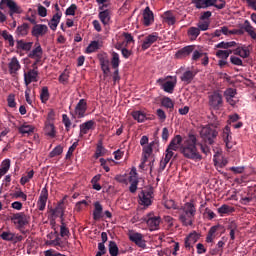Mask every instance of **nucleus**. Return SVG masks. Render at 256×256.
<instances>
[{"mask_svg": "<svg viewBox=\"0 0 256 256\" xmlns=\"http://www.w3.org/2000/svg\"><path fill=\"white\" fill-rule=\"evenodd\" d=\"M231 47H237V42L231 41V42H225L222 41L216 45V49H231Z\"/></svg>", "mask_w": 256, "mask_h": 256, "instance_id": "obj_41", "label": "nucleus"}, {"mask_svg": "<svg viewBox=\"0 0 256 256\" xmlns=\"http://www.w3.org/2000/svg\"><path fill=\"white\" fill-rule=\"evenodd\" d=\"M219 226H212L206 236V243H213V239H215V233H217Z\"/></svg>", "mask_w": 256, "mask_h": 256, "instance_id": "obj_42", "label": "nucleus"}, {"mask_svg": "<svg viewBox=\"0 0 256 256\" xmlns=\"http://www.w3.org/2000/svg\"><path fill=\"white\" fill-rule=\"evenodd\" d=\"M144 221H146L150 231H157V229H159V225H161V216H155V214L149 213L144 218Z\"/></svg>", "mask_w": 256, "mask_h": 256, "instance_id": "obj_7", "label": "nucleus"}, {"mask_svg": "<svg viewBox=\"0 0 256 256\" xmlns=\"http://www.w3.org/2000/svg\"><path fill=\"white\" fill-rule=\"evenodd\" d=\"M159 41V33L153 32L152 34L146 36L142 43V51H147L153 43H157Z\"/></svg>", "mask_w": 256, "mask_h": 256, "instance_id": "obj_11", "label": "nucleus"}, {"mask_svg": "<svg viewBox=\"0 0 256 256\" xmlns=\"http://www.w3.org/2000/svg\"><path fill=\"white\" fill-rule=\"evenodd\" d=\"M222 139L227 149H233V143H231L233 137L231 136V127H229V125L224 127L222 132Z\"/></svg>", "mask_w": 256, "mask_h": 256, "instance_id": "obj_16", "label": "nucleus"}, {"mask_svg": "<svg viewBox=\"0 0 256 256\" xmlns=\"http://www.w3.org/2000/svg\"><path fill=\"white\" fill-rule=\"evenodd\" d=\"M224 95L226 98L229 97H235V95H237V90L234 88H228L225 92Z\"/></svg>", "mask_w": 256, "mask_h": 256, "instance_id": "obj_62", "label": "nucleus"}, {"mask_svg": "<svg viewBox=\"0 0 256 256\" xmlns=\"http://www.w3.org/2000/svg\"><path fill=\"white\" fill-rule=\"evenodd\" d=\"M234 55H239V57H242V59H247V57H249V55H251V52H249V49H247V47H245V46L237 47L234 50Z\"/></svg>", "mask_w": 256, "mask_h": 256, "instance_id": "obj_33", "label": "nucleus"}, {"mask_svg": "<svg viewBox=\"0 0 256 256\" xmlns=\"http://www.w3.org/2000/svg\"><path fill=\"white\" fill-rule=\"evenodd\" d=\"M209 105L213 107V109H219V107L223 105V96L218 92H214L209 96Z\"/></svg>", "mask_w": 256, "mask_h": 256, "instance_id": "obj_12", "label": "nucleus"}, {"mask_svg": "<svg viewBox=\"0 0 256 256\" xmlns=\"http://www.w3.org/2000/svg\"><path fill=\"white\" fill-rule=\"evenodd\" d=\"M7 103L8 107H11L12 109L17 106V102H15V94L8 95Z\"/></svg>", "mask_w": 256, "mask_h": 256, "instance_id": "obj_56", "label": "nucleus"}, {"mask_svg": "<svg viewBox=\"0 0 256 256\" xmlns=\"http://www.w3.org/2000/svg\"><path fill=\"white\" fill-rule=\"evenodd\" d=\"M85 113H87V100L80 99L75 107V115H77L78 119H83Z\"/></svg>", "mask_w": 256, "mask_h": 256, "instance_id": "obj_15", "label": "nucleus"}, {"mask_svg": "<svg viewBox=\"0 0 256 256\" xmlns=\"http://www.w3.org/2000/svg\"><path fill=\"white\" fill-rule=\"evenodd\" d=\"M157 149H159V140L156 139L152 141L149 145L145 146L143 148V152L147 155H151L153 151H157Z\"/></svg>", "mask_w": 256, "mask_h": 256, "instance_id": "obj_29", "label": "nucleus"}, {"mask_svg": "<svg viewBox=\"0 0 256 256\" xmlns=\"http://www.w3.org/2000/svg\"><path fill=\"white\" fill-rule=\"evenodd\" d=\"M180 79L183 83H186V85H189V83H191V81L195 79V73L191 70H187L182 74Z\"/></svg>", "mask_w": 256, "mask_h": 256, "instance_id": "obj_31", "label": "nucleus"}, {"mask_svg": "<svg viewBox=\"0 0 256 256\" xmlns=\"http://www.w3.org/2000/svg\"><path fill=\"white\" fill-rule=\"evenodd\" d=\"M129 182H130V187H129L130 193H137V186L139 185V180L135 176H130Z\"/></svg>", "mask_w": 256, "mask_h": 256, "instance_id": "obj_39", "label": "nucleus"}, {"mask_svg": "<svg viewBox=\"0 0 256 256\" xmlns=\"http://www.w3.org/2000/svg\"><path fill=\"white\" fill-rule=\"evenodd\" d=\"M17 37H26L29 34V24L23 23L22 25L18 26L16 29Z\"/></svg>", "mask_w": 256, "mask_h": 256, "instance_id": "obj_30", "label": "nucleus"}, {"mask_svg": "<svg viewBox=\"0 0 256 256\" xmlns=\"http://www.w3.org/2000/svg\"><path fill=\"white\" fill-rule=\"evenodd\" d=\"M39 71L35 69H30L29 71L24 73V83L26 87H29L31 83H37L39 80Z\"/></svg>", "mask_w": 256, "mask_h": 256, "instance_id": "obj_9", "label": "nucleus"}, {"mask_svg": "<svg viewBox=\"0 0 256 256\" xmlns=\"http://www.w3.org/2000/svg\"><path fill=\"white\" fill-rule=\"evenodd\" d=\"M62 153H63V147L61 145H58L49 153V157L53 159V157H57Z\"/></svg>", "mask_w": 256, "mask_h": 256, "instance_id": "obj_53", "label": "nucleus"}, {"mask_svg": "<svg viewBox=\"0 0 256 256\" xmlns=\"http://www.w3.org/2000/svg\"><path fill=\"white\" fill-rule=\"evenodd\" d=\"M132 117H133V119H135V121H138V123H143L147 119V116L145 115V113H143L141 111L132 112Z\"/></svg>", "mask_w": 256, "mask_h": 256, "instance_id": "obj_40", "label": "nucleus"}, {"mask_svg": "<svg viewBox=\"0 0 256 256\" xmlns=\"http://www.w3.org/2000/svg\"><path fill=\"white\" fill-rule=\"evenodd\" d=\"M167 79H173V76H167L166 78H159L157 80V83L161 86V89L165 91V93L172 94L175 91V87L177 85V78L174 77V80H167Z\"/></svg>", "mask_w": 256, "mask_h": 256, "instance_id": "obj_6", "label": "nucleus"}, {"mask_svg": "<svg viewBox=\"0 0 256 256\" xmlns=\"http://www.w3.org/2000/svg\"><path fill=\"white\" fill-rule=\"evenodd\" d=\"M218 134L219 133L217 130H215V128H213L212 125L204 126L200 131L202 139L205 141V143H208V145H213Z\"/></svg>", "mask_w": 256, "mask_h": 256, "instance_id": "obj_5", "label": "nucleus"}, {"mask_svg": "<svg viewBox=\"0 0 256 256\" xmlns=\"http://www.w3.org/2000/svg\"><path fill=\"white\" fill-rule=\"evenodd\" d=\"M165 19L169 25H175V16L171 12H165Z\"/></svg>", "mask_w": 256, "mask_h": 256, "instance_id": "obj_59", "label": "nucleus"}, {"mask_svg": "<svg viewBox=\"0 0 256 256\" xmlns=\"http://www.w3.org/2000/svg\"><path fill=\"white\" fill-rule=\"evenodd\" d=\"M153 199V192L152 191H147V190H142L139 194V200H140V205H144V207H149L151 205Z\"/></svg>", "mask_w": 256, "mask_h": 256, "instance_id": "obj_14", "label": "nucleus"}, {"mask_svg": "<svg viewBox=\"0 0 256 256\" xmlns=\"http://www.w3.org/2000/svg\"><path fill=\"white\" fill-rule=\"evenodd\" d=\"M105 153H107V149H105V147H103V143H98L97 147H96V152H95V157L96 159H99V157H103L105 155Z\"/></svg>", "mask_w": 256, "mask_h": 256, "instance_id": "obj_48", "label": "nucleus"}, {"mask_svg": "<svg viewBox=\"0 0 256 256\" xmlns=\"http://www.w3.org/2000/svg\"><path fill=\"white\" fill-rule=\"evenodd\" d=\"M3 5H6L10 10H9V15L12 19L14 13H21V8L17 6V3L13 0H1L0 2V9H5Z\"/></svg>", "mask_w": 256, "mask_h": 256, "instance_id": "obj_8", "label": "nucleus"}, {"mask_svg": "<svg viewBox=\"0 0 256 256\" xmlns=\"http://www.w3.org/2000/svg\"><path fill=\"white\" fill-rule=\"evenodd\" d=\"M79 145V142H74L68 149V152L66 153V159H71L73 156L74 151L77 149Z\"/></svg>", "mask_w": 256, "mask_h": 256, "instance_id": "obj_55", "label": "nucleus"}, {"mask_svg": "<svg viewBox=\"0 0 256 256\" xmlns=\"http://www.w3.org/2000/svg\"><path fill=\"white\" fill-rule=\"evenodd\" d=\"M100 67L101 70L103 71L104 75H109L111 68L109 67V59L106 58H100Z\"/></svg>", "mask_w": 256, "mask_h": 256, "instance_id": "obj_36", "label": "nucleus"}, {"mask_svg": "<svg viewBox=\"0 0 256 256\" xmlns=\"http://www.w3.org/2000/svg\"><path fill=\"white\" fill-rule=\"evenodd\" d=\"M196 9H207L215 7L216 9H225L227 2L225 0H191Z\"/></svg>", "mask_w": 256, "mask_h": 256, "instance_id": "obj_4", "label": "nucleus"}, {"mask_svg": "<svg viewBox=\"0 0 256 256\" xmlns=\"http://www.w3.org/2000/svg\"><path fill=\"white\" fill-rule=\"evenodd\" d=\"M242 29H244V31L249 35V37H251V39L256 41V28L251 25V22H249V20L244 21Z\"/></svg>", "mask_w": 256, "mask_h": 256, "instance_id": "obj_21", "label": "nucleus"}, {"mask_svg": "<svg viewBox=\"0 0 256 256\" xmlns=\"http://www.w3.org/2000/svg\"><path fill=\"white\" fill-rule=\"evenodd\" d=\"M0 237L3 241H13L15 238V233L11 231H4L1 233Z\"/></svg>", "mask_w": 256, "mask_h": 256, "instance_id": "obj_50", "label": "nucleus"}, {"mask_svg": "<svg viewBox=\"0 0 256 256\" xmlns=\"http://www.w3.org/2000/svg\"><path fill=\"white\" fill-rule=\"evenodd\" d=\"M97 49H99V42L92 41L86 48V53H95V51H97Z\"/></svg>", "mask_w": 256, "mask_h": 256, "instance_id": "obj_52", "label": "nucleus"}, {"mask_svg": "<svg viewBox=\"0 0 256 256\" xmlns=\"http://www.w3.org/2000/svg\"><path fill=\"white\" fill-rule=\"evenodd\" d=\"M161 104L166 109H169V111H173V109H175V103L169 97L162 98Z\"/></svg>", "mask_w": 256, "mask_h": 256, "instance_id": "obj_38", "label": "nucleus"}, {"mask_svg": "<svg viewBox=\"0 0 256 256\" xmlns=\"http://www.w3.org/2000/svg\"><path fill=\"white\" fill-rule=\"evenodd\" d=\"M33 47V42H25L23 40H17L16 48L22 51H29Z\"/></svg>", "mask_w": 256, "mask_h": 256, "instance_id": "obj_37", "label": "nucleus"}, {"mask_svg": "<svg viewBox=\"0 0 256 256\" xmlns=\"http://www.w3.org/2000/svg\"><path fill=\"white\" fill-rule=\"evenodd\" d=\"M216 57H218V59H229V51H225V50H218L216 52Z\"/></svg>", "mask_w": 256, "mask_h": 256, "instance_id": "obj_58", "label": "nucleus"}, {"mask_svg": "<svg viewBox=\"0 0 256 256\" xmlns=\"http://www.w3.org/2000/svg\"><path fill=\"white\" fill-rule=\"evenodd\" d=\"M33 175H35V171H33V170L29 171L26 176L21 177L20 184L27 185V183H29V181H31V178L33 177Z\"/></svg>", "mask_w": 256, "mask_h": 256, "instance_id": "obj_51", "label": "nucleus"}, {"mask_svg": "<svg viewBox=\"0 0 256 256\" xmlns=\"http://www.w3.org/2000/svg\"><path fill=\"white\" fill-rule=\"evenodd\" d=\"M45 132L48 137H51L52 139L55 138L57 135V131L55 130V125L51 122H48L45 124Z\"/></svg>", "mask_w": 256, "mask_h": 256, "instance_id": "obj_35", "label": "nucleus"}, {"mask_svg": "<svg viewBox=\"0 0 256 256\" xmlns=\"http://www.w3.org/2000/svg\"><path fill=\"white\" fill-rule=\"evenodd\" d=\"M52 215L54 217H60V219H63V216L65 215V209L63 208V201L60 202L55 209H52Z\"/></svg>", "mask_w": 256, "mask_h": 256, "instance_id": "obj_34", "label": "nucleus"}, {"mask_svg": "<svg viewBox=\"0 0 256 256\" xmlns=\"http://www.w3.org/2000/svg\"><path fill=\"white\" fill-rule=\"evenodd\" d=\"M95 127V121L89 120L87 122H84L80 125V134L79 137H83V135H87L90 131V129H93Z\"/></svg>", "mask_w": 256, "mask_h": 256, "instance_id": "obj_22", "label": "nucleus"}, {"mask_svg": "<svg viewBox=\"0 0 256 256\" xmlns=\"http://www.w3.org/2000/svg\"><path fill=\"white\" fill-rule=\"evenodd\" d=\"M120 63H121V60L119 59V53L113 52L112 53V59H111L112 68L113 69H118Z\"/></svg>", "mask_w": 256, "mask_h": 256, "instance_id": "obj_47", "label": "nucleus"}, {"mask_svg": "<svg viewBox=\"0 0 256 256\" xmlns=\"http://www.w3.org/2000/svg\"><path fill=\"white\" fill-rule=\"evenodd\" d=\"M103 217V206L99 202L94 203L93 219L99 221Z\"/></svg>", "mask_w": 256, "mask_h": 256, "instance_id": "obj_27", "label": "nucleus"}, {"mask_svg": "<svg viewBox=\"0 0 256 256\" xmlns=\"http://www.w3.org/2000/svg\"><path fill=\"white\" fill-rule=\"evenodd\" d=\"M62 123L64 124L66 131H71V119H69L67 114L62 115Z\"/></svg>", "mask_w": 256, "mask_h": 256, "instance_id": "obj_54", "label": "nucleus"}, {"mask_svg": "<svg viewBox=\"0 0 256 256\" xmlns=\"http://www.w3.org/2000/svg\"><path fill=\"white\" fill-rule=\"evenodd\" d=\"M194 46H185L184 48L180 49L176 53L177 59H185V57H189V54L194 51Z\"/></svg>", "mask_w": 256, "mask_h": 256, "instance_id": "obj_25", "label": "nucleus"}, {"mask_svg": "<svg viewBox=\"0 0 256 256\" xmlns=\"http://www.w3.org/2000/svg\"><path fill=\"white\" fill-rule=\"evenodd\" d=\"M129 239L130 241H132V243H135V245L141 247V249H145V247H147V244H145V240H143V234L139 232L130 233Z\"/></svg>", "mask_w": 256, "mask_h": 256, "instance_id": "obj_13", "label": "nucleus"}, {"mask_svg": "<svg viewBox=\"0 0 256 256\" xmlns=\"http://www.w3.org/2000/svg\"><path fill=\"white\" fill-rule=\"evenodd\" d=\"M47 31H49V28L45 24H35L32 28V36L33 37H43V35H46Z\"/></svg>", "mask_w": 256, "mask_h": 256, "instance_id": "obj_17", "label": "nucleus"}, {"mask_svg": "<svg viewBox=\"0 0 256 256\" xmlns=\"http://www.w3.org/2000/svg\"><path fill=\"white\" fill-rule=\"evenodd\" d=\"M8 68L11 75H15V73L21 69V64L19 63L17 57H13L11 59L10 63L8 64Z\"/></svg>", "mask_w": 256, "mask_h": 256, "instance_id": "obj_26", "label": "nucleus"}, {"mask_svg": "<svg viewBox=\"0 0 256 256\" xmlns=\"http://www.w3.org/2000/svg\"><path fill=\"white\" fill-rule=\"evenodd\" d=\"M199 241V235L197 232L190 233L184 241L186 249H193V245Z\"/></svg>", "mask_w": 256, "mask_h": 256, "instance_id": "obj_19", "label": "nucleus"}, {"mask_svg": "<svg viewBox=\"0 0 256 256\" xmlns=\"http://www.w3.org/2000/svg\"><path fill=\"white\" fill-rule=\"evenodd\" d=\"M109 253L111 256L119 255V247L117 246V243L115 241L109 242Z\"/></svg>", "mask_w": 256, "mask_h": 256, "instance_id": "obj_46", "label": "nucleus"}, {"mask_svg": "<svg viewBox=\"0 0 256 256\" xmlns=\"http://www.w3.org/2000/svg\"><path fill=\"white\" fill-rule=\"evenodd\" d=\"M227 231H230V239L231 241H235V235L239 233V225L235 221H231L227 225Z\"/></svg>", "mask_w": 256, "mask_h": 256, "instance_id": "obj_24", "label": "nucleus"}, {"mask_svg": "<svg viewBox=\"0 0 256 256\" xmlns=\"http://www.w3.org/2000/svg\"><path fill=\"white\" fill-rule=\"evenodd\" d=\"M98 17L103 25H109V21H111V11L109 9L101 11L99 12Z\"/></svg>", "mask_w": 256, "mask_h": 256, "instance_id": "obj_28", "label": "nucleus"}, {"mask_svg": "<svg viewBox=\"0 0 256 256\" xmlns=\"http://www.w3.org/2000/svg\"><path fill=\"white\" fill-rule=\"evenodd\" d=\"M75 11H77V5L76 4H72L71 6H69L66 9V15H75Z\"/></svg>", "mask_w": 256, "mask_h": 256, "instance_id": "obj_64", "label": "nucleus"}, {"mask_svg": "<svg viewBox=\"0 0 256 256\" xmlns=\"http://www.w3.org/2000/svg\"><path fill=\"white\" fill-rule=\"evenodd\" d=\"M217 211H218V214L220 215V217H225V215H229L230 213L235 212V208H233L227 204H224L221 207H219L217 209Z\"/></svg>", "mask_w": 256, "mask_h": 256, "instance_id": "obj_32", "label": "nucleus"}, {"mask_svg": "<svg viewBox=\"0 0 256 256\" xmlns=\"http://www.w3.org/2000/svg\"><path fill=\"white\" fill-rule=\"evenodd\" d=\"M188 35L191 37V39L195 40L201 35V32L199 31L198 27H190L188 29Z\"/></svg>", "mask_w": 256, "mask_h": 256, "instance_id": "obj_49", "label": "nucleus"}, {"mask_svg": "<svg viewBox=\"0 0 256 256\" xmlns=\"http://www.w3.org/2000/svg\"><path fill=\"white\" fill-rule=\"evenodd\" d=\"M209 22L204 21V22H199L197 27L199 29V31H207L209 29Z\"/></svg>", "mask_w": 256, "mask_h": 256, "instance_id": "obj_61", "label": "nucleus"}, {"mask_svg": "<svg viewBox=\"0 0 256 256\" xmlns=\"http://www.w3.org/2000/svg\"><path fill=\"white\" fill-rule=\"evenodd\" d=\"M197 213V208L193 202L185 203L180 209H178V219L184 227H191L193 221L195 220V214Z\"/></svg>", "mask_w": 256, "mask_h": 256, "instance_id": "obj_2", "label": "nucleus"}, {"mask_svg": "<svg viewBox=\"0 0 256 256\" xmlns=\"http://www.w3.org/2000/svg\"><path fill=\"white\" fill-rule=\"evenodd\" d=\"M28 57L30 59H38V61H41V59H43V48L41 47V44L36 43L35 48L28 54Z\"/></svg>", "mask_w": 256, "mask_h": 256, "instance_id": "obj_20", "label": "nucleus"}, {"mask_svg": "<svg viewBox=\"0 0 256 256\" xmlns=\"http://www.w3.org/2000/svg\"><path fill=\"white\" fill-rule=\"evenodd\" d=\"M49 88L47 86L42 87V90L40 92V100L42 101V103H47V101H49Z\"/></svg>", "mask_w": 256, "mask_h": 256, "instance_id": "obj_45", "label": "nucleus"}, {"mask_svg": "<svg viewBox=\"0 0 256 256\" xmlns=\"http://www.w3.org/2000/svg\"><path fill=\"white\" fill-rule=\"evenodd\" d=\"M180 153H182L186 159H192V161H201V159H203V156H201V153L197 150V136H195V134L192 132L188 134V137H186L183 144L180 146Z\"/></svg>", "mask_w": 256, "mask_h": 256, "instance_id": "obj_1", "label": "nucleus"}, {"mask_svg": "<svg viewBox=\"0 0 256 256\" xmlns=\"http://www.w3.org/2000/svg\"><path fill=\"white\" fill-rule=\"evenodd\" d=\"M166 209H177V204H175L174 200H167L164 203Z\"/></svg>", "mask_w": 256, "mask_h": 256, "instance_id": "obj_63", "label": "nucleus"}, {"mask_svg": "<svg viewBox=\"0 0 256 256\" xmlns=\"http://www.w3.org/2000/svg\"><path fill=\"white\" fill-rule=\"evenodd\" d=\"M230 63H232V65H237L238 67H243V60L236 56L230 57Z\"/></svg>", "mask_w": 256, "mask_h": 256, "instance_id": "obj_57", "label": "nucleus"}, {"mask_svg": "<svg viewBox=\"0 0 256 256\" xmlns=\"http://www.w3.org/2000/svg\"><path fill=\"white\" fill-rule=\"evenodd\" d=\"M1 36L3 37V39L7 42H9V46L10 47H15V39L13 38V35L9 34V32H7V30L2 31Z\"/></svg>", "mask_w": 256, "mask_h": 256, "instance_id": "obj_43", "label": "nucleus"}, {"mask_svg": "<svg viewBox=\"0 0 256 256\" xmlns=\"http://www.w3.org/2000/svg\"><path fill=\"white\" fill-rule=\"evenodd\" d=\"M14 199H22V201H27V194H24L23 191H16L13 194Z\"/></svg>", "mask_w": 256, "mask_h": 256, "instance_id": "obj_60", "label": "nucleus"}, {"mask_svg": "<svg viewBox=\"0 0 256 256\" xmlns=\"http://www.w3.org/2000/svg\"><path fill=\"white\" fill-rule=\"evenodd\" d=\"M19 133H22V135H31L33 131H35V128L31 125H22L19 127Z\"/></svg>", "mask_w": 256, "mask_h": 256, "instance_id": "obj_44", "label": "nucleus"}, {"mask_svg": "<svg viewBox=\"0 0 256 256\" xmlns=\"http://www.w3.org/2000/svg\"><path fill=\"white\" fill-rule=\"evenodd\" d=\"M10 220L17 227L19 231H21L22 233H25L23 229H25V227H27V225L31 223V216H29L25 212H17L12 214V216L10 217Z\"/></svg>", "mask_w": 256, "mask_h": 256, "instance_id": "obj_3", "label": "nucleus"}, {"mask_svg": "<svg viewBox=\"0 0 256 256\" xmlns=\"http://www.w3.org/2000/svg\"><path fill=\"white\" fill-rule=\"evenodd\" d=\"M49 199V191L46 187H44L41 190L38 202H37V208L39 211H45V207H47V200Z\"/></svg>", "mask_w": 256, "mask_h": 256, "instance_id": "obj_10", "label": "nucleus"}, {"mask_svg": "<svg viewBox=\"0 0 256 256\" xmlns=\"http://www.w3.org/2000/svg\"><path fill=\"white\" fill-rule=\"evenodd\" d=\"M153 21H155V16L153 15L151 8L147 6L143 12V25H145V27H149Z\"/></svg>", "mask_w": 256, "mask_h": 256, "instance_id": "obj_18", "label": "nucleus"}, {"mask_svg": "<svg viewBox=\"0 0 256 256\" xmlns=\"http://www.w3.org/2000/svg\"><path fill=\"white\" fill-rule=\"evenodd\" d=\"M181 143H183V137H181V135H176L168 145V149L172 151H178L179 147L183 145Z\"/></svg>", "mask_w": 256, "mask_h": 256, "instance_id": "obj_23", "label": "nucleus"}]
</instances>
